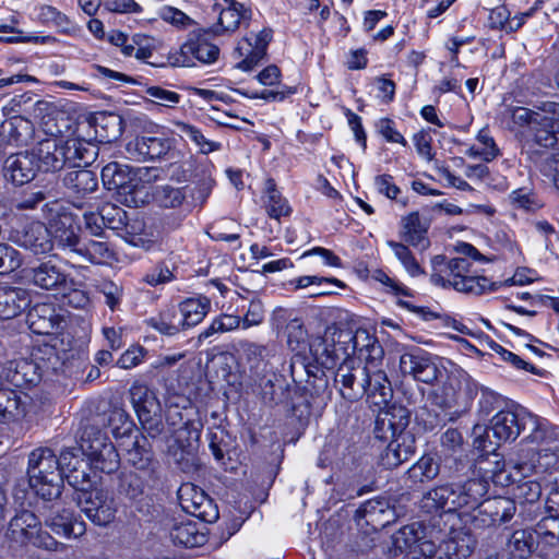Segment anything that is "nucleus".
Here are the masks:
<instances>
[{"mask_svg": "<svg viewBox=\"0 0 559 559\" xmlns=\"http://www.w3.org/2000/svg\"><path fill=\"white\" fill-rule=\"evenodd\" d=\"M455 251L462 257L448 260L444 255H435L431 259L430 282L436 286L453 287L465 294H484L489 286V281L473 270V261L487 263L489 259L467 242H459Z\"/></svg>", "mask_w": 559, "mask_h": 559, "instance_id": "nucleus-1", "label": "nucleus"}, {"mask_svg": "<svg viewBox=\"0 0 559 559\" xmlns=\"http://www.w3.org/2000/svg\"><path fill=\"white\" fill-rule=\"evenodd\" d=\"M27 476L38 497L47 501L59 498L63 488L61 455L49 448L34 449L28 455Z\"/></svg>", "mask_w": 559, "mask_h": 559, "instance_id": "nucleus-2", "label": "nucleus"}, {"mask_svg": "<svg viewBox=\"0 0 559 559\" xmlns=\"http://www.w3.org/2000/svg\"><path fill=\"white\" fill-rule=\"evenodd\" d=\"M109 421L115 438L123 440L120 445L127 450L128 462L139 471L150 469L153 452L147 437L139 433L133 421L121 411L115 412Z\"/></svg>", "mask_w": 559, "mask_h": 559, "instance_id": "nucleus-3", "label": "nucleus"}, {"mask_svg": "<svg viewBox=\"0 0 559 559\" xmlns=\"http://www.w3.org/2000/svg\"><path fill=\"white\" fill-rule=\"evenodd\" d=\"M524 147L532 154L554 151L559 156V104L549 103L540 118H535L532 130L525 132Z\"/></svg>", "mask_w": 559, "mask_h": 559, "instance_id": "nucleus-4", "label": "nucleus"}, {"mask_svg": "<svg viewBox=\"0 0 559 559\" xmlns=\"http://www.w3.org/2000/svg\"><path fill=\"white\" fill-rule=\"evenodd\" d=\"M200 435L201 426L198 427L193 421L187 420L168 440L167 455L185 474H194L201 467L197 451Z\"/></svg>", "mask_w": 559, "mask_h": 559, "instance_id": "nucleus-5", "label": "nucleus"}, {"mask_svg": "<svg viewBox=\"0 0 559 559\" xmlns=\"http://www.w3.org/2000/svg\"><path fill=\"white\" fill-rule=\"evenodd\" d=\"M409 424V414L405 407H392L379 415L376 420L374 435L382 440L393 439L399 444L401 464L408 461L416 451L415 439L404 430Z\"/></svg>", "mask_w": 559, "mask_h": 559, "instance_id": "nucleus-6", "label": "nucleus"}, {"mask_svg": "<svg viewBox=\"0 0 559 559\" xmlns=\"http://www.w3.org/2000/svg\"><path fill=\"white\" fill-rule=\"evenodd\" d=\"M41 213L57 247L70 253L81 238L73 213L59 200L45 202Z\"/></svg>", "mask_w": 559, "mask_h": 559, "instance_id": "nucleus-7", "label": "nucleus"}, {"mask_svg": "<svg viewBox=\"0 0 559 559\" xmlns=\"http://www.w3.org/2000/svg\"><path fill=\"white\" fill-rule=\"evenodd\" d=\"M79 448L94 469L106 474H111L119 469V453L114 443L100 430L95 428L85 429Z\"/></svg>", "mask_w": 559, "mask_h": 559, "instance_id": "nucleus-8", "label": "nucleus"}, {"mask_svg": "<svg viewBox=\"0 0 559 559\" xmlns=\"http://www.w3.org/2000/svg\"><path fill=\"white\" fill-rule=\"evenodd\" d=\"M8 537L20 544H32L46 550H57L59 543L47 532L41 530L37 515L26 509L16 511L8 525Z\"/></svg>", "mask_w": 559, "mask_h": 559, "instance_id": "nucleus-9", "label": "nucleus"}, {"mask_svg": "<svg viewBox=\"0 0 559 559\" xmlns=\"http://www.w3.org/2000/svg\"><path fill=\"white\" fill-rule=\"evenodd\" d=\"M527 424L532 425L535 430L538 429L537 417L524 409H518L513 404H507L491 417L495 443L499 447L502 443L515 441Z\"/></svg>", "mask_w": 559, "mask_h": 559, "instance_id": "nucleus-10", "label": "nucleus"}, {"mask_svg": "<svg viewBox=\"0 0 559 559\" xmlns=\"http://www.w3.org/2000/svg\"><path fill=\"white\" fill-rule=\"evenodd\" d=\"M219 56V48L204 36H190L178 49L168 53L167 60L173 67H194L197 62L214 63Z\"/></svg>", "mask_w": 559, "mask_h": 559, "instance_id": "nucleus-11", "label": "nucleus"}, {"mask_svg": "<svg viewBox=\"0 0 559 559\" xmlns=\"http://www.w3.org/2000/svg\"><path fill=\"white\" fill-rule=\"evenodd\" d=\"M46 127V132L51 136L39 141L31 152L39 170L55 173L68 164L66 143L60 136L62 131L59 128L52 129L47 124Z\"/></svg>", "mask_w": 559, "mask_h": 559, "instance_id": "nucleus-12", "label": "nucleus"}, {"mask_svg": "<svg viewBox=\"0 0 559 559\" xmlns=\"http://www.w3.org/2000/svg\"><path fill=\"white\" fill-rule=\"evenodd\" d=\"M102 181L107 190H115L119 201L130 205L135 203V189L139 186L136 173L128 165L110 162L102 169Z\"/></svg>", "mask_w": 559, "mask_h": 559, "instance_id": "nucleus-13", "label": "nucleus"}, {"mask_svg": "<svg viewBox=\"0 0 559 559\" xmlns=\"http://www.w3.org/2000/svg\"><path fill=\"white\" fill-rule=\"evenodd\" d=\"M400 371L426 384L435 383L442 373L431 354L418 347L401 355Z\"/></svg>", "mask_w": 559, "mask_h": 559, "instance_id": "nucleus-14", "label": "nucleus"}, {"mask_svg": "<svg viewBox=\"0 0 559 559\" xmlns=\"http://www.w3.org/2000/svg\"><path fill=\"white\" fill-rule=\"evenodd\" d=\"M78 504L81 511L96 525L106 526L116 518V500L103 489L78 493Z\"/></svg>", "mask_w": 559, "mask_h": 559, "instance_id": "nucleus-15", "label": "nucleus"}, {"mask_svg": "<svg viewBox=\"0 0 559 559\" xmlns=\"http://www.w3.org/2000/svg\"><path fill=\"white\" fill-rule=\"evenodd\" d=\"M467 504L468 495L464 487L454 484L437 486L421 500V508L429 513L439 511L451 513Z\"/></svg>", "mask_w": 559, "mask_h": 559, "instance_id": "nucleus-16", "label": "nucleus"}, {"mask_svg": "<svg viewBox=\"0 0 559 559\" xmlns=\"http://www.w3.org/2000/svg\"><path fill=\"white\" fill-rule=\"evenodd\" d=\"M272 37L273 31L263 28L253 36L241 38L234 50V57L241 59L236 68L246 72L252 71L266 57Z\"/></svg>", "mask_w": 559, "mask_h": 559, "instance_id": "nucleus-17", "label": "nucleus"}, {"mask_svg": "<svg viewBox=\"0 0 559 559\" xmlns=\"http://www.w3.org/2000/svg\"><path fill=\"white\" fill-rule=\"evenodd\" d=\"M368 367V364L364 367L359 364L356 365L355 360H347L338 365L334 374V382L338 386L343 399L355 402L365 396L364 384Z\"/></svg>", "mask_w": 559, "mask_h": 559, "instance_id": "nucleus-18", "label": "nucleus"}, {"mask_svg": "<svg viewBox=\"0 0 559 559\" xmlns=\"http://www.w3.org/2000/svg\"><path fill=\"white\" fill-rule=\"evenodd\" d=\"M82 455L84 454L80 448L75 447L64 449L61 452L63 480L67 479L68 484L79 493L88 492L92 487L87 463L82 459Z\"/></svg>", "mask_w": 559, "mask_h": 559, "instance_id": "nucleus-19", "label": "nucleus"}, {"mask_svg": "<svg viewBox=\"0 0 559 559\" xmlns=\"http://www.w3.org/2000/svg\"><path fill=\"white\" fill-rule=\"evenodd\" d=\"M33 362L21 361L16 366L15 374L22 373L25 383H35L39 381L40 376L35 373V369L46 371H56L60 367V356L57 348L50 344H41L34 348L32 353Z\"/></svg>", "mask_w": 559, "mask_h": 559, "instance_id": "nucleus-20", "label": "nucleus"}, {"mask_svg": "<svg viewBox=\"0 0 559 559\" xmlns=\"http://www.w3.org/2000/svg\"><path fill=\"white\" fill-rule=\"evenodd\" d=\"M26 322L29 330L38 335H51L62 329L64 316L62 309L50 302H40L29 309Z\"/></svg>", "mask_w": 559, "mask_h": 559, "instance_id": "nucleus-21", "label": "nucleus"}, {"mask_svg": "<svg viewBox=\"0 0 559 559\" xmlns=\"http://www.w3.org/2000/svg\"><path fill=\"white\" fill-rule=\"evenodd\" d=\"M352 336L349 329L334 330L330 336L322 340L321 359L322 364L328 368H333L338 361L346 362L355 360L352 349Z\"/></svg>", "mask_w": 559, "mask_h": 559, "instance_id": "nucleus-22", "label": "nucleus"}, {"mask_svg": "<svg viewBox=\"0 0 559 559\" xmlns=\"http://www.w3.org/2000/svg\"><path fill=\"white\" fill-rule=\"evenodd\" d=\"M25 277L38 288L58 290L67 287L69 275L57 262L46 260L27 269Z\"/></svg>", "mask_w": 559, "mask_h": 559, "instance_id": "nucleus-23", "label": "nucleus"}, {"mask_svg": "<svg viewBox=\"0 0 559 559\" xmlns=\"http://www.w3.org/2000/svg\"><path fill=\"white\" fill-rule=\"evenodd\" d=\"M178 497L181 508L187 513L209 523L218 519V512L213 508L212 501L202 490H197L193 485H182Z\"/></svg>", "mask_w": 559, "mask_h": 559, "instance_id": "nucleus-24", "label": "nucleus"}, {"mask_svg": "<svg viewBox=\"0 0 559 559\" xmlns=\"http://www.w3.org/2000/svg\"><path fill=\"white\" fill-rule=\"evenodd\" d=\"M377 365H369L364 389L366 390L367 401L381 408L392 400L393 389L385 371L377 369Z\"/></svg>", "mask_w": 559, "mask_h": 559, "instance_id": "nucleus-25", "label": "nucleus"}, {"mask_svg": "<svg viewBox=\"0 0 559 559\" xmlns=\"http://www.w3.org/2000/svg\"><path fill=\"white\" fill-rule=\"evenodd\" d=\"M106 228L126 233V239L133 246H138L142 238L135 234L136 229H142L141 222L130 224L128 222L127 212L112 203H105L98 209Z\"/></svg>", "mask_w": 559, "mask_h": 559, "instance_id": "nucleus-26", "label": "nucleus"}, {"mask_svg": "<svg viewBox=\"0 0 559 559\" xmlns=\"http://www.w3.org/2000/svg\"><path fill=\"white\" fill-rule=\"evenodd\" d=\"M39 170L32 152L11 154L3 165L4 176L15 185L32 181Z\"/></svg>", "mask_w": 559, "mask_h": 559, "instance_id": "nucleus-27", "label": "nucleus"}, {"mask_svg": "<svg viewBox=\"0 0 559 559\" xmlns=\"http://www.w3.org/2000/svg\"><path fill=\"white\" fill-rule=\"evenodd\" d=\"M84 261L92 264H109L116 260L114 247L103 238H80L75 247L71 250Z\"/></svg>", "mask_w": 559, "mask_h": 559, "instance_id": "nucleus-28", "label": "nucleus"}, {"mask_svg": "<svg viewBox=\"0 0 559 559\" xmlns=\"http://www.w3.org/2000/svg\"><path fill=\"white\" fill-rule=\"evenodd\" d=\"M272 320L276 328H282L286 323L285 333L287 336V345L292 352L300 354L308 347L307 331L300 319H290V312L285 308H277L273 312Z\"/></svg>", "mask_w": 559, "mask_h": 559, "instance_id": "nucleus-29", "label": "nucleus"}, {"mask_svg": "<svg viewBox=\"0 0 559 559\" xmlns=\"http://www.w3.org/2000/svg\"><path fill=\"white\" fill-rule=\"evenodd\" d=\"M88 128L94 130V140L99 143H111L122 134V118L111 112H96L86 119Z\"/></svg>", "mask_w": 559, "mask_h": 559, "instance_id": "nucleus-30", "label": "nucleus"}, {"mask_svg": "<svg viewBox=\"0 0 559 559\" xmlns=\"http://www.w3.org/2000/svg\"><path fill=\"white\" fill-rule=\"evenodd\" d=\"M353 355L368 365L378 364L384 356V350L377 337L366 329L350 330Z\"/></svg>", "mask_w": 559, "mask_h": 559, "instance_id": "nucleus-31", "label": "nucleus"}, {"mask_svg": "<svg viewBox=\"0 0 559 559\" xmlns=\"http://www.w3.org/2000/svg\"><path fill=\"white\" fill-rule=\"evenodd\" d=\"M31 305L27 289L13 286H0V319L10 320L20 316Z\"/></svg>", "mask_w": 559, "mask_h": 559, "instance_id": "nucleus-32", "label": "nucleus"}, {"mask_svg": "<svg viewBox=\"0 0 559 559\" xmlns=\"http://www.w3.org/2000/svg\"><path fill=\"white\" fill-rule=\"evenodd\" d=\"M401 225V237L406 243L414 248H419L420 250H425L429 247L430 242L427 238L429 224L421 219L418 212H412L402 217Z\"/></svg>", "mask_w": 559, "mask_h": 559, "instance_id": "nucleus-33", "label": "nucleus"}, {"mask_svg": "<svg viewBox=\"0 0 559 559\" xmlns=\"http://www.w3.org/2000/svg\"><path fill=\"white\" fill-rule=\"evenodd\" d=\"M63 185L74 198L84 199L97 190L98 179L94 171L80 168L68 171Z\"/></svg>", "mask_w": 559, "mask_h": 559, "instance_id": "nucleus-34", "label": "nucleus"}, {"mask_svg": "<svg viewBox=\"0 0 559 559\" xmlns=\"http://www.w3.org/2000/svg\"><path fill=\"white\" fill-rule=\"evenodd\" d=\"M251 15V9L245 5L226 7L221 11L218 21L211 27V32L216 36L233 34L241 23H248Z\"/></svg>", "mask_w": 559, "mask_h": 559, "instance_id": "nucleus-35", "label": "nucleus"}, {"mask_svg": "<svg viewBox=\"0 0 559 559\" xmlns=\"http://www.w3.org/2000/svg\"><path fill=\"white\" fill-rule=\"evenodd\" d=\"M53 239L51 238L48 227L43 223H32L24 230L20 245L25 249L31 250L35 254H44L49 252L53 247Z\"/></svg>", "mask_w": 559, "mask_h": 559, "instance_id": "nucleus-36", "label": "nucleus"}, {"mask_svg": "<svg viewBox=\"0 0 559 559\" xmlns=\"http://www.w3.org/2000/svg\"><path fill=\"white\" fill-rule=\"evenodd\" d=\"M239 359L245 361L250 370L258 371L274 356V346L257 344L249 341H240L236 346Z\"/></svg>", "mask_w": 559, "mask_h": 559, "instance_id": "nucleus-37", "label": "nucleus"}, {"mask_svg": "<svg viewBox=\"0 0 559 559\" xmlns=\"http://www.w3.org/2000/svg\"><path fill=\"white\" fill-rule=\"evenodd\" d=\"M27 403L19 392L0 386V423H12L22 419L26 414Z\"/></svg>", "mask_w": 559, "mask_h": 559, "instance_id": "nucleus-38", "label": "nucleus"}, {"mask_svg": "<svg viewBox=\"0 0 559 559\" xmlns=\"http://www.w3.org/2000/svg\"><path fill=\"white\" fill-rule=\"evenodd\" d=\"M211 309V301L206 297L187 298L178 306L183 330L198 325Z\"/></svg>", "mask_w": 559, "mask_h": 559, "instance_id": "nucleus-39", "label": "nucleus"}, {"mask_svg": "<svg viewBox=\"0 0 559 559\" xmlns=\"http://www.w3.org/2000/svg\"><path fill=\"white\" fill-rule=\"evenodd\" d=\"M134 152L141 160H154L160 158L170 150L169 139L163 136L143 135L133 142Z\"/></svg>", "mask_w": 559, "mask_h": 559, "instance_id": "nucleus-40", "label": "nucleus"}, {"mask_svg": "<svg viewBox=\"0 0 559 559\" xmlns=\"http://www.w3.org/2000/svg\"><path fill=\"white\" fill-rule=\"evenodd\" d=\"M169 538L174 545L188 548L202 546L206 542V536L191 521L175 523L169 531Z\"/></svg>", "mask_w": 559, "mask_h": 559, "instance_id": "nucleus-41", "label": "nucleus"}, {"mask_svg": "<svg viewBox=\"0 0 559 559\" xmlns=\"http://www.w3.org/2000/svg\"><path fill=\"white\" fill-rule=\"evenodd\" d=\"M64 143L68 164L80 167L81 163L88 165L95 159L97 147L91 140L76 138L68 139Z\"/></svg>", "mask_w": 559, "mask_h": 559, "instance_id": "nucleus-42", "label": "nucleus"}, {"mask_svg": "<svg viewBox=\"0 0 559 559\" xmlns=\"http://www.w3.org/2000/svg\"><path fill=\"white\" fill-rule=\"evenodd\" d=\"M264 205L267 215L277 221L283 216L290 215L292 213V207L287 200L283 198L281 192L276 189L275 180L272 178H269L265 181Z\"/></svg>", "mask_w": 559, "mask_h": 559, "instance_id": "nucleus-43", "label": "nucleus"}, {"mask_svg": "<svg viewBox=\"0 0 559 559\" xmlns=\"http://www.w3.org/2000/svg\"><path fill=\"white\" fill-rule=\"evenodd\" d=\"M146 324L166 336H174L183 330L175 307H169L157 316L148 318Z\"/></svg>", "mask_w": 559, "mask_h": 559, "instance_id": "nucleus-44", "label": "nucleus"}, {"mask_svg": "<svg viewBox=\"0 0 559 559\" xmlns=\"http://www.w3.org/2000/svg\"><path fill=\"white\" fill-rule=\"evenodd\" d=\"M439 472L440 464L437 457L432 454H425L408 468L406 474L412 483L417 484L435 479Z\"/></svg>", "mask_w": 559, "mask_h": 559, "instance_id": "nucleus-45", "label": "nucleus"}, {"mask_svg": "<svg viewBox=\"0 0 559 559\" xmlns=\"http://www.w3.org/2000/svg\"><path fill=\"white\" fill-rule=\"evenodd\" d=\"M47 200L46 192L43 189L27 187L15 192L10 199L11 210L16 212H27L36 210Z\"/></svg>", "mask_w": 559, "mask_h": 559, "instance_id": "nucleus-46", "label": "nucleus"}, {"mask_svg": "<svg viewBox=\"0 0 559 559\" xmlns=\"http://www.w3.org/2000/svg\"><path fill=\"white\" fill-rule=\"evenodd\" d=\"M176 128L179 135L191 141L202 154H210L212 152L219 151L222 147L219 142L209 140L204 133L193 124L179 121L176 122Z\"/></svg>", "mask_w": 559, "mask_h": 559, "instance_id": "nucleus-47", "label": "nucleus"}, {"mask_svg": "<svg viewBox=\"0 0 559 559\" xmlns=\"http://www.w3.org/2000/svg\"><path fill=\"white\" fill-rule=\"evenodd\" d=\"M195 178L193 180L194 187L190 190L191 204L201 206L210 197L215 182L209 166H200Z\"/></svg>", "mask_w": 559, "mask_h": 559, "instance_id": "nucleus-48", "label": "nucleus"}, {"mask_svg": "<svg viewBox=\"0 0 559 559\" xmlns=\"http://www.w3.org/2000/svg\"><path fill=\"white\" fill-rule=\"evenodd\" d=\"M491 250L497 253H491V263L503 260L506 262H515L516 257L520 254L515 242L511 239L509 234L501 229L495 235L493 241H491Z\"/></svg>", "mask_w": 559, "mask_h": 559, "instance_id": "nucleus-49", "label": "nucleus"}, {"mask_svg": "<svg viewBox=\"0 0 559 559\" xmlns=\"http://www.w3.org/2000/svg\"><path fill=\"white\" fill-rule=\"evenodd\" d=\"M423 534V525L418 522H414L395 532L392 536V542L396 549L408 555L416 543L419 542Z\"/></svg>", "mask_w": 559, "mask_h": 559, "instance_id": "nucleus-50", "label": "nucleus"}, {"mask_svg": "<svg viewBox=\"0 0 559 559\" xmlns=\"http://www.w3.org/2000/svg\"><path fill=\"white\" fill-rule=\"evenodd\" d=\"M187 187L178 188L170 185L156 187L154 191L155 202L164 209H178L187 197Z\"/></svg>", "mask_w": 559, "mask_h": 559, "instance_id": "nucleus-51", "label": "nucleus"}, {"mask_svg": "<svg viewBox=\"0 0 559 559\" xmlns=\"http://www.w3.org/2000/svg\"><path fill=\"white\" fill-rule=\"evenodd\" d=\"M386 245L393 251L395 258L401 262L404 270L412 276L417 277L425 274V270L409 250L408 246L403 242L388 240Z\"/></svg>", "mask_w": 559, "mask_h": 559, "instance_id": "nucleus-52", "label": "nucleus"}, {"mask_svg": "<svg viewBox=\"0 0 559 559\" xmlns=\"http://www.w3.org/2000/svg\"><path fill=\"white\" fill-rule=\"evenodd\" d=\"M38 20L47 25L56 27L59 32L68 34L73 28L70 19L57 8L48 4L39 7Z\"/></svg>", "mask_w": 559, "mask_h": 559, "instance_id": "nucleus-53", "label": "nucleus"}, {"mask_svg": "<svg viewBox=\"0 0 559 559\" xmlns=\"http://www.w3.org/2000/svg\"><path fill=\"white\" fill-rule=\"evenodd\" d=\"M534 531L542 543L549 546L559 545V515L550 514L543 518Z\"/></svg>", "mask_w": 559, "mask_h": 559, "instance_id": "nucleus-54", "label": "nucleus"}, {"mask_svg": "<svg viewBox=\"0 0 559 559\" xmlns=\"http://www.w3.org/2000/svg\"><path fill=\"white\" fill-rule=\"evenodd\" d=\"M509 554L519 559L527 557L533 549V536L526 530H518L512 533L508 540Z\"/></svg>", "mask_w": 559, "mask_h": 559, "instance_id": "nucleus-55", "label": "nucleus"}, {"mask_svg": "<svg viewBox=\"0 0 559 559\" xmlns=\"http://www.w3.org/2000/svg\"><path fill=\"white\" fill-rule=\"evenodd\" d=\"M515 511L516 504L511 498L491 497V525L507 523L514 516Z\"/></svg>", "mask_w": 559, "mask_h": 559, "instance_id": "nucleus-56", "label": "nucleus"}, {"mask_svg": "<svg viewBox=\"0 0 559 559\" xmlns=\"http://www.w3.org/2000/svg\"><path fill=\"white\" fill-rule=\"evenodd\" d=\"M523 23V15L510 19V11L504 5L491 9V28H499L510 33L519 29Z\"/></svg>", "mask_w": 559, "mask_h": 559, "instance_id": "nucleus-57", "label": "nucleus"}, {"mask_svg": "<svg viewBox=\"0 0 559 559\" xmlns=\"http://www.w3.org/2000/svg\"><path fill=\"white\" fill-rule=\"evenodd\" d=\"M488 433L489 424L486 420L476 423L472 429L473 455H475L476 462H483L487 460L488 453L486 451V447Z\"/></svg>", "mask_w": 559, "mask_h": 559, "instance_id": "nucleus-58", "label": "nucleus"}, {"mask_svg": "<svg viewBox=\"0 0 559 559\" xmlns=\"http://www.w3.org/2000/svg\"><path fill=\"white\" fill-rule=\"evenodd\" d=\"M4 132L9 134V141L22 145L26 143L27 135L31 131V122L21 117H14L2 124Z\"/></svg>", "mask_w": 559, "mask_h": 559, "instance_id": "nucleus-59", "label": "nucleus"}, {"mask_svg": "<svg viewBox=\"0 0 559 559\" xmlns=\"http://www.w3.org/2000/svg\"><path fill=\"white\" fill-rule=\"evenodd\" d=\"M117 490L130 499H135L143 493V481L134 472H121Z\"/></svg>", "mask_w": 559, "mask_h": 559, "instance_id": "nucleus-60", "label": "nucleus"}, {"mask_svg": "<svg viewBox=\"0 0 559 559\" xmlns=\"http://www.w3.org/2000/svg\"><path fill=\"white\" fill-rule=\"evenodd\" d=\"M97 290L104 295L105 304L111 311L120 309L124 295L122 285L104 280L97 285Z\"/></svg>", "mask_w": 559, "mask_h": 559, "instance_id": "nucleus-61", "label": "nucleus"}, {"mask_svg": "<svg viewBox=\"0 0 559 559\" xmlns=\"http://www.w3.org/2000/svg\"><path fill=\"white\" fill-rule=\"evenodd\" d=\"M510 201L515 207L526 211H536L543 205L537 195L528 188L514 190L510 194Z\"/></svg>", "mask_w": 559, "mask_h": 559, "instance_id": "nucleus-62", "label": "nucleus"}, {"mask_svg": "<svg viewBox=\"0 0 559 559\" xmlns=\"http://www.w3.org/2000/svg\"><path fill=\"white\" fill-rule=\"evenodd\" d=\"M145 93L152 98V103L168 108H174L181 99L180 94L162 86H150Z\"/></svg>", "mask_w": 559, "mask_h": 559, "instance_id": "nucleus-63", "label": "nucleus"}, {"mask_svg": "<svg viewBox=\"0 0 559 559\" xmlns=\"http://www.w3.org/2000/svg\"><path fill=\"white\" fill-rule=\"evenodd\" d=\"M20 252L7 243H0V275L9 274L21 266Z\"/></svg>", "mask_w": 559, "mask_h": 559, "instance_id": "nucleus-64", "label": "nucleus"}]
</instances>
